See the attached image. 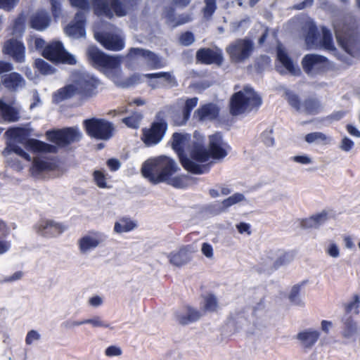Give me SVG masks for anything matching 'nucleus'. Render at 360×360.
Masks as SVG:
<instances>
[{"label": "nucleus", "instance_id": "nucleus-31", "mask_svg": "<svg viewBox=\"0 0 360 360\" xmlns=\"http://www.w3.org/2000/svg\"><path fill=\"white\" fill-rule=\"evenodd\" d=\"M46 137L48 141L58 146H65L68 144V128L49 130L46 132Z\"/></svg>", "mask_w": 360, "mask_h": 360}, {"label": "nucleus", "instance_id": "nucleus-34", "mask_svg": "<svg viewBox=\"0 0 360 360\" xmlns=\"http://www.w3.org/2000/svg\"><path fill=\"white\" fill-rule=\"evenodd\" d=\"M304 140L308 143H316L321 145H328L332 141V138L321 131H315L307 134Z\"/></svg>", "mask_w": 360, "mask_h": 360}, {"label": "nucleus", "instance_id": "nucleus-60", "mask_svg": "<svg viewBox=\"0 0 360 360\" xmlns=\"http://www.w3.org/2000/svg\"><path fill=\"white\" fill-rule=\"evenodd\" d=\"M195 41L194 36L192 32H186L182 34L179 37V42L183 46H189Z\"/></svg>", "mask_w": 360, "mask_h": 360}, {"label": "nucleus", "instance_id": "nucleus-63", "mask_svg": "<svg viewBox=\"0 0 360 360\" xmlns=\"http://www.w3.org/2000/svg\"><path fill=\"white\" fill-rule=\"evenodd\" d=\"M292 160L302 165H310L313 162L312 158L307 155L294 156Z\"/></svg>", "mask_w": 360, "mask_h": 360}, {"label": "nucleus", "instance_id": "nucleus-14", "mask_svg": "<svg viewBox=\"0 0 360 360\" xmlns=\"http://www.w3.org/2000/svg\"><path fill=\"white\" fill-rule=\"evenodd\" d=\"M302 65L308 75H316L327 69L328 61L321 55L307 54L302 58Z\"/></svg>", "mask_w": 360, "mask_h": 360}, {"label": "nucleus", "instance_id": "nucleus-47", "mask_svg": "<svg viewBox=\"0 0 360 360\" xmlns=\"http://www.w3.org/2000/svg\"><path fill=\"white\" fill-rule=\"evenodd\" d=\"M8 153H14L27 161L31 160L30 155L15 143H9L6 147Z\"/></svg>", "mask_w": 360, "mask_h": 360}, {"label": "nucleus", "instance_id": "nucleus-4", "mask_svg": "<svg viewBox=\"0 0 360 360\" xmlns=\"http://www.w3.org/2000/svg\"><path fill=\"white\" fill-rule=\"evenodd\" d=\"M86 53L89 60L93 63V65L98 68L114 82L119 76H121L122 56L107 55L94 46H89Z\"/></svg>", "mask_w": 360, "mask_h": 360}, {"label": "nucleus", "instance_id": "nucleus-19", "mask_svg": "<svg viewBox=\"0 0 360 360\" xmlns=\"http://www.w3.org/2000/svg\"><path fill=\"white\" fill-rule=\"evenodd\" d=\"M342 337L349 342H355L360 336V328L354 318L351 315L345 314L342 319Z\"/></svg>", "mask_w": 360, "mask_h": 360}, {"label": "nucleus", "instance_id": "nucleus-21", "mask_svg": "<svg viewBox=\"0 0 360 360\" xmlns=\"http://www.w3.org/2000/svg\"><path fill=\"white\" fill-rule=\"evenodd\" d=\"M103 242L102 236L98 232H89L79 240V248L82 254H87L96 249Z\"/></svg>", "mask_w": 360, "mask_h": 360}, {"label": "nucleus", "instance_id": "nucleus-33", "mask_svg": "<svg viewBox=\"0 0 360 360\" xmlns=\"http://www.w3.org/2000/svg\"><path fill=\"white\" fill-rule=\"evenodd\" d=\"M52 169V163L39 158H34L32 167H30V172L32 176H37L44 172L51 171Z\"/></svg>", "mask_w": 360, "mask_h": 360}, {"label": "nucleus", "instance_id": "nucleus-15", "mask_svg": "<svg viewBox=\"0 0 360 360\" xmlns=\"http://www.w3.org/2000/svg\"><path fill=\"white\" fill-rule=\"evenodd\" d=\"M2 53L11 57L16 63H22L25 60V46L22 41L15 38L4 41Z\"/></svg>", "mask_w": 360, "mask_h": 360}, {"label": "nucleus", "instance_id": "nucleus-36", "mask_svg": "<svg viewBox=\"0 0 360 360\" xmlns=\"http://www.w3.org/2000/svg\"><path fill=\"white\" fill-rule=\"evenodd\" d=\"M144 77L148 79H158L162 85H169L170 86H176V82L174 76L169 72H158L153 74H146Z\"/></svg>", "mask_w": 360, "mask_h": 360}, {"label": "nucleus", "instance_id": "nucleus-10", "mask_svg": "<svg viewBox=\"0 0 360 360\" xmlns=\"http://www.w3.org/2000/svg\"><path fill=\"white\" fill-rule=\"evenodd\" d=\"M86 133L91 137L99 140H108L113 135L115 129L112 123L104 119L91 118L84 121Z\"/></svg>", "mask_w": 360, "mask_h": 360}, {"label": "nucleus", "instance_id": "nucleus-27", "mask_svg": "<svg viewBox=\"0 0 360 360\" xmlns=\"http://www.w3.org/2000/svg\"><path fill=\"white\" fill-rule=\"evenodd\" d=\"M277 57L283 66L285 68L286 71L293 75H298L300 74V70L295 65L291 59L288 57L285 49L281 45L277 48Z\"/></svg>", "mask_w": 360, "mask_h": 360}, {"label": "nucleus", "instance_id": "nucleus-11", "mask_svg": "<svg viewBox=\"0 0 360 360\" xmlns=\"http://www.w3.org/2000/svg\"><path fill=\"white\" fill-rule=\"evenodd\" d=\"M307 34L306 43L309 49L323 48L329 51H335V49L333 44L331 34L326 27L322 28L321 38L316 34V26L310 22L307 25Z\"/></svg>", "mask_w": 360, "mask_h": 360}, {"label": "nucleus", "instance_id": "nucleus-37", "mask_svg": "<svg viewBox=\"0 0 360 360\" xmlns=\"http://www.w3.org/2000/svg\"><path fill=\"white\" fill-rule=\"evenodd\" d=\"M136 226V224L129 219L122 218L115 222L114 231L117 233H122L133 230Z\"/></svg>", "mask_w": 360, "mask_h": 360}, {"label": "nucleus", "instance_id": "nucleus-3", "mask_svg": "<svg viewBox=\"0 0 360 360\" xmlns=\"http://www.w3.org/2000/svg\"><path fill=\"white\" fill-rule=\"evenodd\" d=\"M100 81L94 75L84 71H74L69 78V99L75 98L76 105L96 94Z\"/></svg>", "mask_w": 360, "mask_h": 360}, {"label": "nucleus", "instance_id": "nucleus-32", "mask_svg": "<svg viewBox=\"0 0 360 360\" xmlns=\"http://www.w3.org/2000/svg\"><path fill=\"white\" fill-rule=\"evenodd\" d=\"M164 15L167 18V22L174 27L184 25L193 20L191 13H184L180 15L178 18H175L173 8L167 9L164 12Z\"/></svg>", "mask_w": 360, "mask_h": 360}, {"label": "nucleus", "instance_id": "nucleus-12", "mask_svg": "<svg viewBox=\"0 0 360 360\" xmlns=\"http://www.w3.org/2000/svg\"><path fill=\"white\" fill-rule=\"evenodd\" d=\"M73 6L78 7L79 10L75 15L73 23L69 25V36L74 38H79L84 36L85 31L84 28V10L88 7L87 0H69Z\"/></svg>", "mask_w": 360, "mask_h": 360}, {"label": "nucleus", "instance_id": "nucleus-25", "mask_svg": "<svg viewBox=\"0 0 360 360\" xmlns=\"http://www.w3.org/2000/svg\"><path fill=\"white\" fill-rule=\"evenodd\" d=\"M1 84L7 89L15 91L25 84V80L20 74L12 72L1 77Z\"/></svg>", "mask_w": 360, "mask_h": 360}, {"label": "nucleus", "instance_id": "nucleus-13", "mask_svg": "<svg viewBox=\"0 0 360 360\" xmlns=\"http://www.w3.org/2000/svg\"><path fill=\"white\" fill-rule=\"evenodd\" d=\"M41 54L53 63H68V51L60 41H55L47 44Z\"/></svg>", "mask_w": 360, "mask_h": 360}, {"label": "nucleus", "instance_id": "nucleus-54", "mask_svg": "<svg viewBox=\"0 0 360 360\" xmlns=\"http://www.w3.org/2000/svg\"><path fill=\"white\" fill-rule=\"evenodd\" d=\"M286 97L289 104L297 111L301 112L302 110L303 103H300L297 96L289 92L286 93Z\"/></svg>", "mask_w": 360, "mask_h": 360}, {"label": "nucleus", "instance_id": "nucleus-64", "mask_svg": "<svg viewBox=\"0 0 360 360\" xmlns=\"http://www.w3.org/2000/svg\"><path fill=\"white\" fill-rule=\"evenodd\" d=\"M354 142L347 137H344L340 143V148L341 150L349 152L353 147Z\"/></svg>", "mask_w": 360, "mask_h": 360}, {"label": "nucleus", "instance_id": "nucleus-61", "mask_svg": "<svg viewBox=\"0 0 360 360\" xmlns=\"http://www.w3.org/2000/svg\"><path fill=\"white\" fill-rule=\"evenodd\" d=\"M326 252L330 257L338 258L340 256V248L335 243H330L326 248Z\"/></svg>", "mask_w": 360, "mask_h": 360}, {"label": "nucleus", "instance_id": "nucleus-16", "mask_svg": "<svg viewBox=\"0 0 360 360\" xmlns=\"http://www.w3.org/2000/svg\"><path fill=\"white\" fill-rule=\"evenodd\" d=\"M94 37L108 50L118 51L124 47V39L121 34L96 32Z\"/></svg>", "mask_w": 360, "mask_h": 360}, {"label": "nucleus", "instance_id": "nucleus-35", "mask_svg": "<svg viewBox=\"0 0 360 360\" xmlns=\"http://www.w3.org/2000/svg\"><path fill=\"white\" fill-rule=\"evenodd\" d=\"M323 107L319 100L314 98H309L303 102L301 112L308 115H315L320 112Z\"/></svg>", "mask_w": 360, "mask_h": 360}, {"label": "nucleus", "instance_id": "nucleus-42", "mask_svg": "<svg viewBox=\"0 0 360 360\" xmlns=\"http://www.w3.org/2000/svg\"><path fill=\"white\" fill-rule=\"evenodd\" d=\"M197 103L198 98L195 97L186 100L185 107L182 111L183 120L178 122L179 124H182L188 120L191 111L196 106Z\"/></svg>", "mask_w": 360, "mask_h": 360}, {"label": "nucleus", "instance_id": "nucleus-29", "mask_svg": "<svg viewBox=\"0 0 360 360\" xmlns=\"http://www.w3.org/2000/svg\"><path fill=\"white\" fill-rule=\"evenodd\" d=\"M202 315V313L198 310L191 307H186L183 311L178 313L177 318L181 324L186 325L198 321Z\"/></svg>", "mask_w": 360, "mask_h": 360}, {"label": "nucleus", "instance_id": "nucleus-58", "mask_svg": "<svg viewBox=\"0 0 360 360\" xmlns=\"http://www.w3.org/2000/svg\"><path fill=\"white\" fill-rule=\"evenodd\" d=\"M262 142L265 146L270 147L273 146L275 143L274 137L273 136L272 129H266L264 131L261 135Z\"/></svg>", "mask_w": 360, "mask_h": 360}, {"label": "nucleus", "instance_id": "nucleus-52", "mask_svg": "<svg viewBox=\"0 0 360 360\" xmlns=\"http://www.w3.org/2000/svg\"><path fill=\"white\" fill-rule=\"evenodd\" d=\"M148 50L140 48H131L127 53V58L131 60L143 58L144 60Z\"/></svg>", "mask_w": 360, "mask_h": 360}, {"label": "nucleus", "instance_id": "nucleus-7", "mask_svg": "<svg viewBox=\"0 0 360 360\" xmlns=\"http://www.w3.org/2000/svg\"><path fill=\"white\" fill-rule=\"evenodd\" d=\"M6 134L19 143H25L27 148L34 153H56L58 151L57 146H56L46 143L35 139H28L30 132L28 129L25 128H10L6 131Z\"/></svg>", "mask_w": 360, "mask_h": 360}, {"label": "nucleus", "instance_id": "nucleus-43", "mask_svg": "<svg viewBox=\"0 0 360 360\" xmlns=\"http://www.w3.org/2000/svg\"><path fill=\"white\" fill-rule=\"evenodd\" d=\"M219 308V302L217 297L209 295L205 299L204 309L210 312L216 311Z\"/></svg>", "mask_w": 360, "mask_h": 360}, {"label": "nucleus", "instance_id": "nucleus-46", "mask_svg": "<svg viewBox=\"0 0 360 360\" xmlns=\"http://www.w3.org/2000/svg\"><path fill=\"white\" fill-rule=\"evenodd\" d=\"M142 115L139 112H134L131 116L124 118L122 122L131 128H138L142 120Z\"/></svg>", "mask_w": 360, "mask_h": 360}, {"label": "nucleus", "instance_id": "nucleus-45", "mask_svg": "<svg viewBox=\"0 0 360 360\" xmlns=\"http://www.w3.org/2000/svg\"><path fill=\"white\" fill-rule=\"evenodd\" d=\"M335 33L338 41L342 48L350 55H354L353 50L351 47L350 40L347 39V36H342L340 32L338 30H336Z\"/></svg>", "mask_w": 360, "mask_h": 360}, {"label": "nucleus", "instance_id": "nucleus-8", "mask_svg": "<svg viewBox=\"0 0 360 360\" xmlns=\"http://www.w3.org/2000/svg\"><path fill=\"white\" fill-rule=\"evenodd\" d=\"M255 49V44L248 37L237 39L230 43L226 48L231 63H243L252 56Z\"/></svg>", "mask_w": 360, "mask_h": 360}, {"label": "nucleus", "instance_id": "nucleus-40", "mask_svg": "<svg viewBox=\"0 0 360 360\" xmlns=\"http://www.w3.org/2000/svg\"><path fill=\"white\" fill-rule=\"evenodd\" d=\"M360 306V297L358 295H354L349 301L344 304V309L346 314L353 312L355 314H358Z\"/></svg>", "mask_w": 360, "mask_h": 360}, {"label": "nucleus", "instance_id": "nucleus-18", "mask_svg": "<svg viewBox=\"0 0 360 360\" xmlns=\"http://www.w3.org/2000/svg\"><path fill=\"white\" fill-rule=\"evenodd\" d=\"M37 234L46 237H56L65 231V227L60 223L51 219L41 220L34 226Z\"/></svg>", "mask_w": 360, "mask_h": 360}, {"label": "nucleus", "instance_id": "nucleus-28", "mask_svg": "<svg viewBox=\"0 0 360 360\" xmlns=\"http://www.w3.org/2000/svg\"><path fill=\"white\" fill-rule=\"evenodd\" d=\"M0 115L7 122H15L20 120L19 110L0 99Z\"/></svg>", "mask_w": 360, "mask_h": 360}, {"label": "nucleus", "instance_id": "nucleus-48", "mask_svg": "<svg viewBox=\"0 0 360 360\" xmlns=\"http://www.w3.org/2000/svg\"><path fill=\"white\" fill-rule=\"evenodd\" d=\"M302 287V284H296L291 288L288 295V299L291 302L296 304H300L301 303L300 292L301 291Z\"/></svg>", "mask_w": 360, "mask_h": 360}, {"label": "nucleus", "instance_id": "nucleus-57", "mask_svg": "<svg viewBox=\"0 0 360 360\" xmlns=\"http://www.w3.org/2000/svg\"><path fill=\"white\" fill-rule=\"evenodd\" d=\"M49 1L52 15L56 20L61 15V1L60 0H49Z\"/></svg>", "mask_w": 360, "mask_h": 360}, {"label": "nucleus", "instance_id": "nucleus-26", "mask_svg": "<svg viewBox=\"0 0 360 360\" xmlns=\"http://www.w3.org/2000/svg\"><path fill=\"white\" fill-rule=\"evenodd\" d=\"M219 109L214 103L202 105L195 112L200 121H210L216 119L219 115Z\"/></svg>", "mask_w": 360, "mask_h": 360}, {"label": "nucleus", "instance_id": "nucleus-62", "mask_svg": "<svg viewBox=\"0 0 360 360\" xmlns=\"http://www.w3.org/2000/svg\"><path fill=\"white\" fill-rule=\"evenodd\" d=\"M202 253L209 259H212L214 257L213 248L211 245L204 243L201 247Z\"/></svg>", "mask_w": 360, "mask_h": 360}, {"label": "nucleus", "instance_id": "nucleus-41", "mask_svg": "<svg viewBox=\"0 0 360 360\" xmlns=\"http://www.w3.org/2000/svg\"><path fill=\"white\" fill-rule=\"evenodd\" d=\"M141 80V75L134 74L128 78H123L122 74L115 80V84L121 87H129L138 84Z\"/></svg>", "mask_w": 360, "mask_h": 360}, {"label": "nucleus", "instance_id": "nucleus-50", "mask_svg": "<svg viewBox=\"0 0 360 360\" xmlns=\"http://www.w3.org/2000/svg\"><path fill=\"white\" fill-rule=\"evenodd\" d=\"M84 323L91 324L95 328L104 327V328H110L111 329L112 328V327H110L109 324H107V323H104L103 321H102L101 320V319L98 316L94 317L92 319H86L79 323L73 322L72 324V326H76V325H80V324H84Z\"/></svg>", "mask_w": 360, "mask_h": 360}, {"label": "nucleus", "instance_id": "nucleus-39", "mask_svg": "<svg viewBox=\"0 0 360 360\" xmlns=\"http://www.w3.org/2000/svg\"><path fill=\"white\" fill-rule=\"evenodd\" d=\"M145 62L152 69H157L162 68L165 64L161 58L158 57L154 53L148 50V52L144 58Z\"/></svg>", "mask_w": 360, "mask_h": 360}, {"label": "nucleus", "instance_id": "nucleus-49", "mask_svg": "<svg viewBox=\"0 0 360 360\" xmlns=\"http://www.w3.org/2000/svg\"><path fill=\"white\" fill-rule=\"evenodd\" d=\"M68 98V84L59 89L57 91L53 93L52 96V101L55 104H58Z\"/></svg>", "mask_w": 360, "mask_h": 360}, {"label": "nucleus", "instance_id": "nucleus-22", "mask_svg": "<svg viewBox=\"0 0 360 360\" xmlns=\"http://www.w3.org/2000/svg\"><path fill=\"white\" fill-rule=\"evenodd\" d=\"M198 60L205 63L221 65L223 61L222 51L219 49H200L196 53Z\"/></svg>", "mask_w": 360, "mask_h": 360}, {"label": "nucleus", "instance_id": "nucleus-1", "mask_svg": "<svg viewBox=\"0 0 360 360\" xmlns=\"http://www.w3.org/2000/svg\"><path fill=\"white\" fill-rule=\"evenodd\" d=\"M195 134V140L191 141L189 135L174 133L172 136V148L178 153L183 167L194 174H202L208 170L207 165H202L210 159V154L202 144V139Z\"/></svg>", "mask_w": 360, "mask_h": 360}, {"label": "nucleus", "instance_id": "nucleus-23", "mask_svg": "<svg viewBox=\"0 0 360 360\" xmlns=\"http://www.w3.org/2000/svg\"><path fill=\"white\" fill-rule=\"evenodd\" d=\"M51 18L49 13L44 9L38 10L30 18V26L37 31L46 30L50 25Z\"/></svg>", "mask_w": 360, "mask_h": 360}, {"label": "nucleus", "instance_id": "nucleus-59", "mask_svg": "<svg viewBox=\"0 0 360 360\" xmlns=\"http://www.w3.org/2000/svg\"><path fill=\"white\" fill-rule=\"evenodd\" d=\"M20 2V0H0V8L6 11H12Z\"/></svg>", "mask_w": 360, "mask_h": 360}, {"label": "nucleus", "instance_id": "nucleus-30", "mask_svg": "<svg viewBox=\"0 0 360 360\" xmlns=\"http://www.w3.org/2000/svg\"><path fill=\"white\" fill-rule=\"evenodd\" d=\"M320 336V333L314 329L309 328L297 334V339L305 347H311L317 341Z\"/></svg>", "mask_w": 360, "mask_h": 360}, {"label": "nucleus", "instance_id": "nucleus-56", "mask_svg": "<svg viewBox=\"0 0 360 360\" xmlns=\"http://www.w3.org/2000/svg\"><path fill=\"white\" fill-rule=\"evenodd\" d=\"M94 180L96 185L102 188L107 187L105 177L103 172L101 170H95L93 173Z\"/></svg>", "mask_w": 360, "mask_h": 360}, {"label": "nucleus", "instance_id": "nucleus-24", "mask_svg": "<svg viewBox=\"0 0 360 360\" xmlns=\"http://www.w3.org/2000/svg\"><path fill=\"white\" fill-rule=\"evenodd\" d=\"M171 264L175 266H181L187 264L191 258L189 248L182 246L171 252L167 256Z\"/></svg>", "mask_w": 360, "mask_h": 360}, {"label": "nucleus", "instance_id": "nucleus-9", "mask_svg": "<svg viewBox=\"0 0 360 360\" xmlns=\"http://www.w3.org/2000/svg\"><path fill=\"white\" fill-rule=\"evenodd\" d=\"M289 262L288 253L270 250L262 256L259 262L255 266V269L259 274H271Z\"/></svg>", "mask_w": 360, "mask_h": 360}, {"label": "nucleus", "instance_id": "nucleus-2", "mask_svg": "<svg viewBox=\"0 0 360 360\" xmlns=\"http://www.w3.org/2000/svg\"><path fill=\"white\" fill-rule=\"evenodd\" d=\"M179 169L174 160L161 155L146 160L142 165L141 174L153 184L165 182L176 188H184L187 185L186 178L184 176H174Z\"/></svg>", "mask_w": 360, "mask_h": 360}, {"label": "nucleus", "instance_id": "nucleus-38", "mask_svg": "<svg viewBox=\"0 0 360 360\" xmlns=\"http://www.w3.org/2000/svg\"><path fill=\"white\" fill-rule=\"evenodd\" d=\"M245 200V197L241 193H235L233 195L229 197L228 198L220 202V205L218 206V210L221 209V210H227V209L240 202H242Z\"/></svg>", "mask_w": 360, "mask_h": 360}, {"label": "nucleus", "instance_id": "nucleus-20", "mask_svg": "<svg viewBox=\"0 0 360 360\" xmlns=\"http://www.w3.org/2000/svg\"><path fill=\"white\" fill-rule=\"evenodd\" d=\"M227 144L223 141L222 136L219 133H215L209 136V149L210 158L214 159H221L227 155Z\"/></svg>", "mask_w": 360, "mask_h": 360}, {"label": "nucleus", "instance_id": "nucleus-55", "mask_svg": "<svg viewBox=\"0 0 360 360\" xmlns=\"http://www.w3.org/2000/svg\"><path fill=\"white\" fill-rule=\"evenodd\" d=\"M203 13L205 17L210 18L217 8L216 0H204Z\"/></svg>", "mask_w": 360, "mask_h": 360}, {"label": "nucleus", "instance_id": "nucleus-53", "mask_svg": "<svg viewBox=\"0 0 360 360\" xmlns=\"http://www.w3.org/2000/svg\"><path fill=\"white\" fill-rule=\"evenodd\" d=\"M311 217L315 225V229H318L321 225L325 223L328 218V212L326 210H323L319 213H316Z\"/></svg>", "mask_w": 360, "mask_h": 360}, {"label": "nucleus", "instance_id": "nucleus-17", "mask_svg": "<svg viewBox=\"0 0 360 360\" xmlns=\"http://www.w3.org/2000/svg\"><path fill=\"white\" fill-rule=\"evenodd\" d=\"M166 129V122L163 121L154 122L150 128L143 129L141 139L148 146L157 144L162 140Z\"/></svg>", "mask_w": 360, "mask_h": 360}, {"label": "nucleus", "instance_id": "nucleus-44", "mask_svg": "<svg viewBox=\"0 0 360 360\" xmlns=\"http://www.w3.org/2000/svg\"><path fill=\"white\" fill-rule=\"evenodd\" d=\"M35 67L43 75H49L54 72L55 69L47 62L41 58H37L34 61Z\"/></svg>", "mask_w": 360, "mask_h": 360}, {"label": "nucleus", "instance_id": "nucleus-51", "mask_svg": "<svg viewBox=\"0 0 360 360\" xmlns=\"http://www.w3.org/2000/svg\"><path fill=\"white\" fill-rule=\"evenodd\" d=\"M82 136V131L78 127H69V144L79 142Z\"/></svg>", "mask_w": 360, "mask_h": 360}, {"label": "nucleus", "instance_id": "nucleus-6", "mask_svg": "<svg viewBox=\"0 0 360 360\" xmlns=\"http://www.w3.org/2000/svg\"><path fill=\"white\" fill-rule=\"evenodd\" d=\"M141 0H94L95 12L111 18L114 13L117 16H124L127 12L136 6Z\"/></svg>", "mask_w": 360, "mask_h": 360}, {"label": "nucleus", "instance_id": "nucleus-5", "mask_svg": "<svg viewBox=\"0 0 360 360\" xmlns=\"http://www.w3.org/2000/svg\"><path fill=\"white\" fill-rule=\"evenodd\" d=\"M261 103V97L252 88L247 86L231 96L230 112L233 115H240L258 108Z\"/></svg>", "mask_w": 360, "mask_h": 360}]
</instances>
